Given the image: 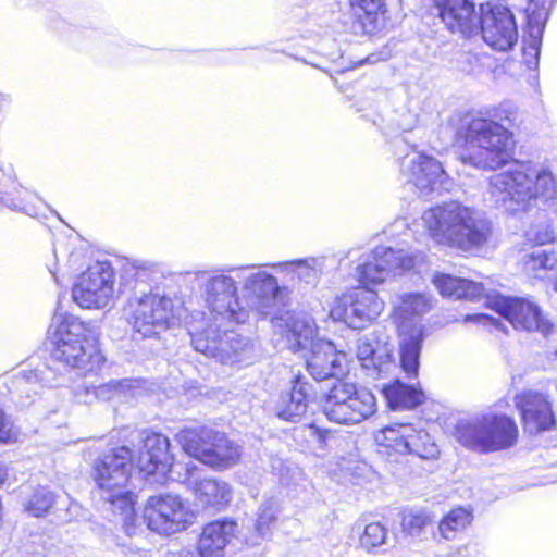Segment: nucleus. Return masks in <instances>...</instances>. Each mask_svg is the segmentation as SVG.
<instances>
[{
	"mask_svg": "<svg viewBox=\"0 0 557 557\" xmlns=\"http://www.w3.org/2000/svg\"><path fill=\"white\" fill-rule=\"evenodd\" d=\"M285 336L294 352L309 351L306 364L315 381L335 379L325 395L323 412L330 421L339 424H356L376 411L374 395L366 387L339 379L347 371L346 355L337 351L330 341L315 337V324L307 313H287Z\"/></svg>",
	"mask_w": 557,
	"mask_h": 557,
	"instance_id": "obj_1",
	"label": "nucleus"
},
{
	"mask_svg": "<svg viewBox=\"0 0 557 557\" xmlns=\"http://www.w3.org/2000/svg\"><path fill=\"white\" fill-rule=\"evenodd\" d=\"M488 193L506 211L528 212L537 201L552 206L557 200V178L544 163L516 162L490 177Z\"/></svg>",
	"mask_w": 557,
	"mask_h": 557,
	"instance_id": "obj_2",
	"label": "nucleus"
},
{
	"mask_svg": "<svg viewBox=\"0 0 557 557\" xmlns=\"http://www.w3.org/2000/svg\"><path fill=\"white\" fill-rule=\"evenodd\" d=\"M421 220L436 244L462 251L482 247L492 234L491 222L484 214L459 201L430 208Z\"/></svg>",
	"mask_w": 557,
	"mask_h": 557,
	"instance_id": "obj_3",
	"label": "nucleus"
},
{
	"mask_svg": "<svg viewBox=\"0 0 557 557\" xmlns=\"http://www.w3.org/2000/svg\"><path fill=\"white\" fill-rule=\"evenodd\" d=\"M458 141L479 148L476 153L462 154L465 164L480 170H496L505 165L513 150L512 133L496 120L487 119L481 113L467 114L456 129Z\"/></svg>",
	"mask_w": 557,
	"mask_h": 557,
	"instance_id": "obj_4",
	"label": "nucleus"
},
{
	"mask_svg": "<svg viewBox=\"0 0 557 557\" xmlns=\"http://www.w3.org/2000/svg\"><path fill=\"white\" fill-rule=\"evenodd\" d=\"M133 462L132 450L121 446L100 455L95 460L91 472L101 498L109 504L108 510L120 517L128 535L134 531L136 521L134 494L125 491Z\"/></svg>",
	"mask_w": 557,
	"mask_h": 557,
	"instance_id": "obj_5",
	"label": "nucleus"
},
{
	"mask_svg": "<svg viewBox=\"0 0 557 557\" xmlns=\"http://www.w3.org/2000/svg\"><path fill=\"white\" fill-rule=\"evenodd\" d=\"M53 323L58 326L53 333L52 362L81 373L101 369L104 357L97 345L98 332L92 323L83 322L74 315H67L62 320L55 317Z\"/></svg>",
	"mask_w": 557,
	"mask_h": 557,
	"instance_id": "obj_6",
	"label": "nucleus"
},
{
	"mask_svg": "<svg viewBox=\"0 0 557 557\" xmlns=\"http://www.w3.org/2000/svg\"><path fill=\"white\" fill-rule=\"evenodd\" d=\"M231 273L230 269H211L194 273L193 283L205 307L210 311V315L201 325L218 322L240 324L247 320L248 309L239 301L237 277Z\"/></svg>",
	"mask_w": 557,
	"mask_h": 557,
	"instance_id": "obj_7",
	"label": "nucleus"
},
{
	"mask_svg": "<svg viewBox=\"0 0 557 557\" xmlns=\"http://www.w3.org/2000/svg\"><path fill=\"white\" fill-rule=\"evenodd\" d=\"M430 309L431 298L422 293H404L394 301V314L399 323L400 367L408 377L418 375L424 339L422 329L411 320L426 313Z\"/></svg>",
	"mask_w": 557,
	"mask_h": 557,
	"instance_id": "obj_8",
	"label": "nucleus"
},
{
	"mask_svg": "<svg viewBox=\"0 0 557 557\" xmlns=\"http://www.w3.org/2000/svg\"><path fill=\"white\" fill-rule=\"evenodd\" d=\"M458 443L476 453H493L512 447L517 443L518 426L505 414H484L461 420L455 428Z\"/></svg>",
	"mask_w": 557,
	"mask_h": 557,
	"instance_id": "obj_9",
	"label": "nucleus"
},
{
	"mask_svg": "<svg viewBox=\"0 0 557 557\" xmlns=\"http://www.w3.org/2000/svg\"><path fill=\"white\" fill-rule=\"evenodd\" d=\"M223 324L193 325L189 334L194 349L224 364L250 362L255 357L251 339L233 330L222 332Z\"/></svg>",
	"mask_w": 557,
	"mask_h": 557,
	"instance_id": "obj_10",
	"label": "nucleus"
},
{
	"mask_svg": "<svg viewBox=\"0 0 557 557\" xmlns=\"http://www.w3.org/2000/svg\"><path fill=\"white\" fill-rule=\"evenodd\" d=\"M176 438L186 454L218 470L235 466L240 458V447L210 428L185 429Z\"/></svg>",
	"mask_w": 557,
	"mask_h": 557,
	"instance_id": "obj_11",
	"label": "nucleus"
},
{
	"mask_svg": "<svg viewBox=\"0 0 557 557\" xmlns=\"http://www.w3.org/2000/svg\"><path fill=\"white\" fill-rule=\"evenodd\" d=\"M126 311L134 339L157 336L169 327L174 318L173 300L153 290L139 289L137 294L128 296Z\"/></svg>",
	"mask_w": 557,
	"mask_h": 557,
	"instance_id": "obj_12",
	"label": "nucleus"
},
{
	"mask_svg": "<svg viewBox=\"0 0 557 557\" xmlns=\"http://www.w3.org/2000/svg\"><path fill=\"white\" fill-rule=\"evenodd\" d=\"M380 454L388 462H400L407 455L422 459L436 458L440 454L437 445L430 434L412 424H395L380 430L375 434Z\"/></svg>",
	"mask_w": 557,
	"mask_h": 557,
	"instance_id": "obj_13",
	"label": "nucleus"
},
{
	"mask_svg": "<svg viewBox=\"0 0 557 557\" xmlns=\"http://www.w3.org/2000/svg\"><path fill=\"white\" fill-rule=\"evenodd\" d=\"M422 261L423 255L420 252L380 246L362 258L356 272L364 288H370L371 285L380 284L391 275L413 269Z\"/></svg>",
	"mask_w": 557,
	"mask_h": 557,
	"instance_id": "obj_14",
	"label": "nucleus"
},
{
	"mask_svg": "<svg viewBox=\"0 0 557 557\" xmlns=\"http://www.w3.org/2000/svg\"><path fill=\"white\" fill-rule=\"evenodd\" d=\"M485 306L508 320L516 330L539 332L543 336L554 331V324L544 315L537 304L529 298L493 293L486 295Z\"/></svg>",
	"mask_w": 557,
	"mask_h": 557,
	"instance_id": "obj_15",
	"label": "nucleus"
},
{
	"mask_svg": "<svg viewBox=\"0 0 557 557\" xmlns=\"http://www.w3.org/2000/svg\"><path fill=\"white\" fill-rule=\"evenodd\" d=\"M73 300L82 308L108 307L114 297V272L107 261H97L83 272L72 288Z\"/></svg>",
	"mask_w": 557,
	"mask_h": 557,
	"instance_id": "obj_16",
	"label": "nucleus"
},
{
	"mask_svg": "<svg viewBox=\"0 0 557 557\" xmlns=\"http://www.w3.org/2000/svg\"><path fill=\"white\" fill-rule=\"evenodd\" d=\"M257 265L231 268L236 277L243 280V290L248 307L263 317L276 312L281 287L276 277L263 270H256Z\"/></svg>",
	"mask_w": 557,
	"mask_h": 557,
	"instance_id": "obj_17",
	"label": "nucleus"
},
{
	"mask_svg": "<svg viewBox=\"0 0 557 557\" xmlns=\"http://www.w3.org/2000/svg\"><path fill=\"white\" fill-rule=\"evenodd\" d=\"M400 171L417 187L420 197L448 191L454 185L436 159L418 152L401 159Z\"/></svg>",
	"mask_w": 557,
	"mask_h": 557,
	"instance_id": "obj_18",
	"label": "nucleus"
},
{
	"mask_svg": "<svg viewBox=\"0 0 557 557\" xmlns=\"http://www.w3.org/2000/svg\"><path fill=\"white\" fill-rule=\"evenodd\" d=\"M143 517L150 530L165 535L185 530L189 523L186 505L180 496L172 494L151 496Z\"/></svg>",
	"mask_w": 557,
	"mask_h": 557,
	"instance_id": "obj_19",
	"label": "nucleus"
},
{
	"mask_svg": "<svg viewBox=\"0 0 557 557\" xmlns=\"http://www.w3.org/2000/svg\"><path fill=\"white\" fill-rule=\"evenodd\" d=\"M479 32L493 49L507 51L518 40V28L511 11L502 4L481 3Z\"/></svg>",
	"mask_w": 557,
	"mask_h": 557,
	"instance_id": "obj_20",
	"label": "nucleus"
},
{
	"mask_svg": "<svg viewBox=\"0 0 557 557\" xmlns=\"http://www.w3.org/2000/svg\"><path fill=\"white\" fill-rule=\"evenodd\" d=\"M383 302L371 288H357L343 296L331 310L335 320L343 321L351 329H363L383 310Z\"/></svg>",
	"mask_w": 557,
	"mask_h": 557,
	"instance_id": "obj_21",
	"label": "nucleus"
},
{
	"mask_svg": "<svg viewBox=\"0 0 557 557\" xmlns=\"http://www.w3.org/2000/svg\"><path fill=\"white\" fill-rule=\"evenodd\" d=\"M357 357L366 374L374 380L385 377L396 369L392 348L380 330H373L358 337Z\"/></svg>",
	"mask_w": 557,
	"mask_h": 557,
	"instance_id": "obj_22",
	"label": "nucleus"
},
{
	"mask_svg": "<svg viewBox=\"0 0 557 557\" xmlns=\"http://www.w3.org/2000/svg\"><path fill=\"white\" fill-rule=\"evenodd\" d=\"M438 16L451 33L470 37L479 33L481 4L473 0H434Z\"/></svg>",
	"mask_w": 557,
	"mask_h": 557,
	"instance_id": "obj_23",
	"label": "nucleus"
},
{
	"mask_svg": "<svg viewBox=\"0 0 557 557\" xmlns=\"http://www.w3.org/2000/svg\"><path fill=\"white\" fill-rule=\"evenodd\" d=\"M173 456L170 454V441L166 436L156 432L141 433V446L137 458L134 459L136 467L146 474H168L174 466Z\"/></svg>",
	"mask_w": 557,
	"mask_h": 557,
	"instance_id": "obj_24",
	"label": "nucleus"
},
{
	"mask_svg": "<svg viewBox=\"0 0 557 557\" xmlns=\"http://www.w3.org/2000/svg\"><path fill=\"white\" fill-rule=\"evenodd\" d=\"M237 531L238 524L232 519H218L207 523L198 540L200 557H225L226 547Z\"/></svg>",
	"mask_w": 557,
	"mask_h": 557,
	"instance_id": "obj_25",
	"label": "nucleus"
},
{
	"mask_svg": "<svg viewBox=\"0 0 557 557\" xmlns=\"http://www.w3.org/2000/svg\"><path fill=\"white\" fill-rule=\"evenodd\" d=\"M315 391L305 376L297 375L290 391L280 396L276 414L280 419L298 422L307 412L309 403L314 398Z\"/></svg>",
	"mask_w": 557,
	"mask_h": 557,
	"instance_id": "obj_26",
	"label": "nucleus"
},
{
	"mask_svg": "<svg viewBox=\"0 0 557 557\" xmlns=\"http://www.w3.org/2000/svg\"><path fill=\"white\" fill-rule=\"evenodd\" d=\"M524 428L530 433L550 430L555 424L552 408L547 399L539 393L527 392L518 397Z\"/></svg>",
	"mask_w": 557,
	"mask_h": 557,
	"instance_id": "obj_27",
	"label": "nucleus"
},
{
	"mask_svg": "<svg viewBox=\"0 0 557 557\" xmlns=\"http://www.w3.org/2000/svg\"><path fill=\"white\" fill-rule=\"evenodd\" d=\"M159 269L146 261H126L121 269L120 292L132 296L139 289L152 290L150 285L158 278Z\"/></svg>",
	"mask_w": 557,
	"mask_h": 557,
	"instance_id": "obj_28",
	"label": "nucleus"
},
{
	"mask_svg": "<svg viewBox=\"0 0 557 557\" xmlns=\"http://www.w3.org/2000/svg\"><path fill=\"white\" fill-rule=\"evenodd\" d=\"M433 283L442 296L454 299L480 300L484 299L485 288L481 283L456 277L449 274H437Z\"/></svg>",
	"mask_w": 557,
	"mask_h": 557,
	"instance_id": "obj_29",
	"label": "nucleus"
},
{
	"mask_svg": "<svg viewBox=\"0 0 557 557\" xmlns=\"http://www.w3.org/2000/svg\"><path fill=\"white\" fill-rule=\"evenodd\" d=\"M191 484L196 500L205 508L213 507L220 510L232 500V488L226 482L201 479L195 480Z\"/></svg>",
	"mask_w": 557,
	"mask_h": 557,
	"instance_id": "obj_30",
	"label": "nucleus"
},
{
	"mask_svg": "<svg viewBox=\"0 0 557 557\" xmlns=\"http://www.w3.org/2000/svg\"><path fill=\"white\" fill-rule=\"evenodd\" d=\"M133 387L132 380H111L100 385H85L77 391V397L85 404L96 400L109 401L117 396H127Z\"/></svg>",
	"mask_w": 557,
	"mask_h": 557,
	"instance_id": "obj_31",
	"label": "nucleus"
},
{
	"mask_svg": "<svg viewBox=\"0 0 557 557\" xmlns=\"http://www.w3.org/2000/svg\"><path fill=\"white\" fill-rule=\"evenodd\" d=\"M382 392L393 410L412 409L421 405L425 399L424 393L421 389L401 383L399 380H396L391 385H383Z\"/></svg>",
	"mask_w": 557,
	"mask_h": 557,
	"instance_id": "obj_32",
	"label": "nucleus"
},
{
	"mask_svg": "<svg viewBox=\"0 0 557 557\" xmlns=\"http://www.w3.org/2000/svg\"><path fill=\"white\" fill-rule=\"evenodd\" d=\"M54 380L55 377L52 367L44 363L41 367H38L34 370L21 371L13 384L21 392L32 391L34 394H36L38 392L36 388L38 385L53 386Z\"/></svg>",
	"mask_w": 557,
	"mask_h": 557,
	"instance_id": "obj_33",
	"label": "nucleus"
},
{
	"mask_svg": "<svg viewBox=\"0 0 557 557\" xmlns=\"http://www.w3.org/2000/svg\"><path fill=\"white\" fill-rule=\"evenodd\" d=\"M271 268H282L287 269L288 267H294V272L297 276L306 282L307 284L314 283L322 272V268L324 265V258H306V259H296L292 261L278 262L265 264Z\"/></svg>",
	"mask_w": 557,
	"mask_h": 557,
	"instance_id": "obj_34",
	"label": "nucleus"
},
{
	"mask_svg": "<svg viewBox=\"0 0 557 557\" xmlns=\"http://www.w3.org/2000/svg\"><path fill=\"white\" fill-rule=\"evenodd\" d=\"M352 7L363 11L362 25L368 32L380 29L384 25L385 0H349Z\"/></svg>",
	"mask_w": 557,
	"mask_h": 557,
	"instance_id": "obj_35",
	"label": "nucleus"
},
{
	"mask_svg": "<svg viewBox=\"0 0 557 557\" xmlns=\"http://www.w3.org/2000/svg\"><path fill=\"white\" fill-rule=\"evenodd\" d=\"M357 529L361 531L359 545L366 552L371 553L387 543L388 531L381 522L358 523Z\"/></svg>",
	"mask_w": 557,
	"mask_h": 557,
	"instance_id": "obj_36",
	"label": "nucleus"
},
{
	"mask_svg": "<svg viewBox=\"0 0 557 557\" xmlns=\"http://www.w3.org/2000/svg\"><path fill=\"white\" fill-rule=\"evenodd\" d=\"M525 272L540 276V271L553 270L557 265V256L553 251L535 248L522 258Z\"/></svg>",
	"mask_w": 557,
	"mask_h": 557,
	"instance_id": "obj_37",
	"label": "nucleus"
},
{
	"mask_svg": "<svg viewBox=\"0 0 557 557\" xmlns=\"http://www.w3.org/2000/svg\"><path fill=\"white\" fill-rule=\"evenodd\" d=\"M472 515L465 508L453 509L443 520L440 522L438 531L441 535L450 540L455 537L456 533L466 529L470 524Z\"/></svg>",
	"mask_w": 557,
	"mask_h": 557,
	"instance_id": "obj_38",
	"label": "nucleus"
},
{
	"mask_svg": "<svg viewBox=\"0 0 557 557\" xmlns=\"http://www.w3.org/2000/svg\"><path fill=\"white\" fill-rule=\"evenodd\" d=\"M528 20L529 38L527 45L523 47V59L527 66L533 69L539 64L544 25L537 23L533 26L531 15H528Z\"/></svg>",
	"mask_w": 557,
	"mask_h": 557,
	"instance_id": "obj_39",
	"label": "nucleus"
},
{
	"mask_svg": "<svg viewBox=\"0 0 557 557\" xmlns=\"http://www.w3.org/2000/svg\"><path fill=\"white\" fill-rule=\"evenodd\" d=\"M55 503L54 494L47 487L40 486L25 502V510L34 517H41Z\"/></svg>",
	"mask_w": 557,
	"mask_h": 557,
	"instance_id": "obj_40",
	"label": "nucleus"
},
{
	"mask_svg": "<svg viewBox=\"0 0 557 557\" xmlns=\"http://www.w3.org/2000/svg\"><path fill=\"white\" fill-rule=\"evenodd\" d=\"M278 513V502L275 498L267 499L261 504L256 521V530L260 536L264 537L270 524L275 521Z\"/></svg>",
	"mask_w": 557,
	"mask_h": 557,
	"instance_id": "obj_41",
	"label": "nucleus"
},
{
	"mask_svg": "<svg viewBox=\"0 0 557 557\" xmlns=\"http://www.w3.org/2000/svg\"><path fill=\"white\" fill-rule=\"evenodd\" d=\"M432 521L430 513L425 511L410 512L403 517V530L411 536L419 535Z\"/></svg>",
	"mask_w": 557,
	"mask_h": 557,
	"instance_id": "obj_42",
	"label": "nucleus"
},
{
	"mask_svg": "<svg viewBox=\"0 0 557 557\" xmlns=\"http://www.w3.org/2000/svg\"><path fill=\"white\" fill-rule=\"evenodd\" d=\"M527 237L529 240L542 246L557 239V234L552 227L550 222L545 220L532 225L527 232Z\"/></svg>",
	"mask_w": 557,
	"mask_h": 557,
	"instance_id": "obj_43",
	"label": "nucleus"
},
{
	"mask_svg": "<svg viewBox=\"0 0 557 557\" xmlns=\"http://www.w3.org/2000/svg\"><path fill=\"white\" fill-rule=\"evenodd\" d=\"M487 119L496 120L499 123L507 126V129L511 127L517 119V110L510 103H502L498 107L493 108L488 111Z\"/></svg>",
	"mask_w": 557,
	"mask_h": 557,
	"instance_id": "obj_44",
	"label": "nucleus"
},
{
	"mask_svg": "<svg viewBox=\"0 0 557 557\" xmlns=\"http://www.w3.org/2000/svg\"><path fill=\"white\" fill-rule=\"evenodd\" d=\"M20 435L18 429L10 421L0 408V442H16Z\"/></svg>",
	"mask_w": 557,
	"mask_h": 557,
	"instance_id": "obj_45",
	"label": "nucleus"
},
{
	"mask_svg": "<svg viewBox=\"0 0 557 557\" xmlns=\"http://www.w3.org/2000/svg\"><path fill=\"white\" fill-rule=\"evenodd\" d=\"M465 322H474V323H479V324H483V325H490V326H494L496 329L499 327V325L502 324V322L494 318V317H491L486 313H474V314H467L465 317Z\"/></svg>",
	"mask_w": 557,
	"mask_h": 557,
	"instance_id": "obj_46",
	"label": "nucleus"
},
{
	"mask_svg": "<svg viewBox=\"0 0 557 557\" xmlns=\"http://www.w3.org/2000/svg\"><path fill=\"white\" fill-rule=\"evenodd\" d=\"M166 557H195V554L189 549H182L177 552H170Z\"/></svg>",
	"mask_w": 557,
	"mask_h": 557,
	"instance_id": "obj_47",
	"label": "nucleus"
},
{
	"mask_svg": "<svg viewBox=\"0 0 557 557\" xmlns=\"http://www.w3.org/2000/svg\"><path fill=\"white\" fill-rule=\"evenodd\" d=\"M0 201H2L11 210H14V211L21 210V207L13 199L2 196L0 198Z\"/></svg>",
	"mask_w": 557,
	"mask_h": 557,
	"instance_id": "obj_48",
	"label": "nucleus"
},
{
	"mask_svg": "<svg viewBox=\"0 0 557 557\" xmlns=\"http://www.w3.org/2000/svg\"><path fill=\"white\" fill-rule=\"evenodd\" d=\"M7 468L0 461V484H2L7 478Z\"/></svg>",
	"mask_w": 557,
	"mask_h": 557,
	"instance_id": "obj_49",
	"label": "nucleus"
},
{
	"mask_svg": "<svg viewBox=\"0 0 557 557\" xmlns=\"http://www.w3.org/2000/svg\"><path fill=\"white\" fill-rule=\"evenodd\" d=\"M450 557H469L467 548H459L454 555Z\"/></svg>",
	"mask_w": 557,
	"mask_h": 557,
	"instance_id": "obj_50",
	"label": "nucleus"
},
{
	"mask_svg": "<svg viewBox=\"0 0 557 557\" xmlns=\"http://www.w3.org/2000/svg\"><path fill=\"white\" fill-rule=\"evenodd\" d=\"M49 272L52 274V276L54 277V281L55 282H59V278L57 276V269H52V268H49Z\"/></svg>",
	"mask_w": 557,
	"mask_h": 557,
	"instance_id": "obj_51",
	"label": "nucleus"
},
{
	"mask_svg": "<svg viewBox=\"0 0 557 557\" xmlns=\"http://www.w3.org/2000/svg\"><path fill=\"white\" fill-rule=\"evenodd\" d=\"M320 441H324V436L322 434H319Z\"/></svg>",
	"mask_w": 557,
	"mask_h": 557,
	"instance_id": "obj_52",
	"label": "nucleus"
},
{
	"mask_svg": "<svg viewBox=\"0 0 557 557\" xmlns=\"http://www.w3.org/2000/svg\"><path fill=\"white\" fill-rule=\"evenodd\" d=\"M1 193L4 194V195H9L8 190H1Z\"/></svg>",
	"mask_w": 557,
	"mask_h": 557,
	"instance_id": "obj_53",
	"label": "nucleus"
}]
</instances>
